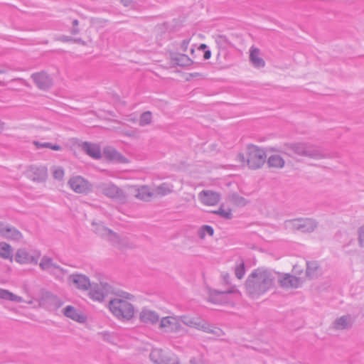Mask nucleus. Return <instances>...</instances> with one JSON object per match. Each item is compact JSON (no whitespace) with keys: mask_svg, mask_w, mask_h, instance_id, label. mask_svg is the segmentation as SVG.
Returning <instances> with one entry per match:
<instances>
[{"mask_svg":"<svg viewBox=\"0 0 364 364\" xmlns=\"http://www.w3.org/2000/svg\"><path fill=\"white\" fill-rule=\"evenodd\" d=\"M41 256L40 252H35L33 254H31L25 249H18L15 255V260L21 264H37L38 258Z\"/></svg>","mask_w":364,"mask_h":364,"instance_id":"obj_13","label":"nucleus"},{"mask_svg":"<svg viewBox=\"0 0 364 364\" xmlns=\"http://www.w3.org/2000/svg\"><path fill=\"white\" fill-rule=\"evenodd\" d=\"M284 224L292 231H299L302 233L313 232L318 227V222L311 218H296L286 220Z\"/></svg>","mask_w":364,"mask_h":364,"instance_id":"obj_5","label":"nucleus"},{"mask_svg":"<svg viewBox=\"0 0 364 364\" xmlns=\"http://www.w3.org/2000/svg\"><path fill=\"white\" fill-rule=\"evenodd\" d=\"M92 225L95 227L94 232L99 236L104 237L108 235L109 233L112 232V230L105 227L102 224H98L92 223Z\"/></svg>","mask_w":364,"mask_h":364,"instance_id":"obj_36","label":"nucleus"},{"mask_svg":"<svg viewBox=\"0 0 364 364\" xmlns=\"http://www.w3.org/2000/svg\"><path fill=\"white\" fill-rule=\"evenodd\" d=\"M179 320L171 316L164 317L160 321L159 328L164 329L166 332H178L181 328Z\"/></svg>","mask_w":364,"mask_h":364,"instance_id":"obj_17","label":"nucleus"},{"mask_svg":"<svg viewBox=\"0 0 364 364\" xmlns=\"http://www.w3.org/2000/svg\"><path fill=\"white\" fill-rule=\"evenodd\" d=\"M237 159L241 162L242 166L247 165V157L245 156V154L243 153H238L237 156Z\"/></svg>","mask_w":364,"mask_h":364,"instance_id":"obj_52","label":"nucleus"},{"mask_svg":"<svg viewBox=\"0 0 364 364\" xmlns=\"http://www.w3.org/2000/svg\"><path fill=\"white\" fill-rule=\"evenodd\" d=\"M201 73H189L188 74V76L186 77V81H190L194 77H199V76H201Z\"/></svg>","mask_w":364,"mask_h":364,"instance_id":"obj_55","label":"nucleus"},{"mask_svg":"<svg viewBox=\"0 0 364 364\" xmlns=\"http://www.w3.org/2000/svg\"><path fill=\"white\" fill-rule=\"evenodd\" d=\"M90 289L89 296L92 299L97 301H102L105 299L106 294L104 293L103 290L99 287L97 284L91 285Z\"/></svg>","mask_w":364,"mask_h":364,"instance_id":"obj_29","label":"nucleus"},{"mask_svg":"<svg viewBox=\"0 0 364 364\" xmlns=\"http://www.w3.org/2000/svg\"><path fill=\"white\" fill-rule=\"evenodd\" d=\"M31 78L37 87L41 90H48L53 84L52 77L45 71L33 73Z\"/></svg>","mask_w":364,"mask_h":364,"instance_id":"obj_12","label":"nucleus"},{"mask_svg":"<svg viewBox=\"0 0 364 364\" xmlns=\"http://www.w3.org/2000/svg\"><path fill=\"white\" fill-rule=\"evenodd\" d=\"M259 50L257 48L252 47L250 53V60L252 65L257 68H264L265 61L259 56Z\"/></svg>","mask_w":364,"mask_h":364,"instance_id":"obj_27","label":"nucleus"},{"mask_svg":"<svg viewBox=\"0 0 364 364\" xmlns=\"http://www.w3.org/2000/svg\"><path fill=\"white\" fill-rule=\"evenodd\" d=\"M206 235L210 237H213L214 235V229L209 225H203L198 230V236L200 239H205Z\"/></svg>","mask_w":364,"mask_h":364,"instance_id":"obj_34","label":"nucleus"},{"mask_svg":"<svg viewBox=\"0 0 364 364\" xmlns=\"http://www.w3.org/2000/svg\"><path fill=\"white\" fill-rule=\"evenodd\" d=\"M82 150L89 156L94 159H100L102 153L99 144L90 141H84L80 145Z\"/></svg>","mask_w":364,"mask_h":364,"instance_id":"obj_19","label":"nucleus"},{"mask_svg":"<svg viewBox=\"0 0 364 364\" xmlns=\"http://www.w3.org/2000/svg\"><path fill=\"white\" fill-rule=\"evenodd\" d=\"M139 320L146 324H156L159 321V315L154 311L143 309L139 314Z\"/></svg>","mask_w":364,"mask_h":364,"instance_id":"obj_26","label":"nucleus"},{"mask_svg":"<svg viewBox=\"0 0 364 364\" xmlns=\"http://www.w3.org/2000/svg\"><path fill=\"white\" fill-rule=\"evenodd\" d=\"M52 262V258L47 256H43L41 259L39 266L41 268V269L46 270L51 267Z\"/></svg>","mask_w":364,"mask_h":364,"instance_id":"obj_41","label":"nucleus"},{"mask_svg":"<svg viewBox=\"0 0 364 364\" xmlns=\"http://www.w3.org/2000/svg\"><path fill=\"white\" fill-rule=\"evenodd\" d=\"M215 43L219 49L217 55V62L218 64H223L221 55L225 58L228 55L227 48L230 44L228 38L224 35H218L215 37Z\"/></svg>","mask_w":364,"mask_h":364,"instance_id":"obj_21","label":"nucleus"},{"mask_svg":"<svg viewBox=\"0 0 364 364\" xmlns=\"http://www.w3.org/2000/svg\"><path fill=\"white\" fill-rule=\"evenodd\" d=\"M158 193H161L162 195H166L171 192V190L168 187L166 183L161 184L158 188Z\"/></svg>","mask_w":364,"mask_h":364,"instance_id":"obj_47","label":"nucleus"},{"mask_svg":"<svg viewBox=\"0 0 364 364\" xmlns=\"http://www.w3.org/2000/svg\"><path fill=\"white\" fill-rule=\"evenodd\" d=\"M106 237H107L108 240L112 244H120L121 239L119 235L117 232H114L112 230V232L109 233L108 235H107Z\"/></svg>","mask_w":364,"mask_h":364,"instance_id":"obj_44","label":"nucleus"},{"mask_svg":"<svg viewBox=\"0 0 364 364\" xmlns=\"http://www.w3.org/2000/svg\"><path fill=\"white\" fill-rule=\"evenodd\" d=\"M63 313L67 318L80 323H84L87 321V316L71 305L66 306L63 309Z\"/></svg>","mask_w":364,"mask_h":364,"instance_id":"obj_22","label":"nucleus"},{"mask_svg":"<svg viewBox=\"0 0 364 364\" xmlns=\"http://www.w3.org/2000/svg\"><path fill=\"white\" fill-rule=\"evenodd\" d=\"M0 299L17 303L23 301V298L21 296L14 294L9 290L1 288H0Z\"/></svg>","mask_w":364,"mask_h":364,"instance_id":"obj_32","label":"nucleus"},{"mask_svg":"<svg viewBox=\"0 0 364 364\" xmlns=\"http://www.w3.org/2000/svg\"><path fill=\"white\" fill-rule=\"evenodd\" d=\"M208 301L219 305H225L233 307L235 305V301L226 295L224 291H219L217 289H208Z\"/></svg>","mask_w":364,"mask_h":364,"instance_id":"obj_8","label":"nucleus"},{"mask_svg":"<svg viewBox=\"0 0 364 364\" xmlns=\"http://www.w3.org/2000/svg\"><path fill=\"white\" fill-rule=\"evenodd\" d=\"M152 119V114L150 111L143 112L139 118V125L146 126L151 124Z\"/></svg>","mask_w":364,"mask_h":364,"instance_id":"obj_39","label":"nucleus"},{"mask_svg":"<svg viewBox=\"0 0 364 364\" xmlns=\"http://www.w3.org/2000/svg\"><path fill=\"white\" fill-rule=\"evenodd\" d=\"M230 200L236 206L244 207L248 204L249 201L237 193H231L229 194Z\"/></svg>","mask_w":364,"mask_h":364,"instance_id":"obj_33","label":"nucleus"},{"mask_svg":"<svg viewBox=\"0 0 364 364\" xmlns=\"http://www.w3.org/2000/svg\"><path fill=\"white\" fill-rule=\"evenodd\" d=\"M168 54L171 62V68H186L192 65H196L197 67L203 65V63L193 61L188 55L184 53L169 51Z\"/></svg>","mask_w":364,"mask_h":364,"instance_id":"obj_7","label":"nucleus"},{"mask_svg":"<svg viewBox=\"0 0 364 364\" xmlns=\"http://www.w3.org/2000/svg\"><path fill=\"white\" fill-rule=\"evenodd\" d=\"M358 244L360 247H364V225L360 226L358 230Z\"/></svg>","mask_w":364,"mask_h":364,"instance_id":"obj_46","label":"nucleus"},{"mask_svg":"<svg viewBox=\"0 0 364 364\" xmlns=\"http://www.w3.org/2000/svg\"><path fill=\"white\" fill-rule=\"evenodd\" d=\"M53 176L55 179L61 181L64 176V169L60 166L56 167L53 172Z\"/></svg>","mask_w":364,"mask_h":364,"instance_id":"obj_45","label":"nucleus"},{"mask_svg":"<svg viewBox=\"0 0 364 364\" xmlns=\"http://www.w3.org/2000/svg\"><path fill=\"white\" fill-rule=\"evenodd\" d=\"M29 178L35 182H44L48 177V169L45 166L31 165L27 169Z\"/></svg>","mask_w":364,"mask_h":364,"instance_id":"obj_14","label":"nucleus"},{"mask_svg":"<svg viewBox=\"0 0 364 364\" xmlns=\"http://www.w3.org/2000/svg\"><path fill=\"white\" fill-rule=\"evenodd\" d=\"M304 272V268L302 266L298 264H296L293 266V268H292V272L294 274V275L296 276V275H301Z\"/></svg>","mask_w":364,"mask_h":364,"instance_id":"obj_49","label":"nucleus"},{"mask_svg":"<svg viewBox=\"0 0 364 364\" xmlns=\"http://www.w3.org/2000/svg\"><path fill=\"white\" fill-rule=\"evenodd\" d=\"M349 320L350 315L342 316L333 321V328L338 330H348L352 327V323Z\"/></svg>","mask_w":364,"mask_h":364,"instance_id":"obj_28","label":"nucleus"},{"mask_svg":"<svg viewBox=\"0 0 364 364\" xmlns=\"http://www.w3.org/2000/svg\"><path fill=\"white\" fill-rule=\"evenodd\" d=\"M152 194L149 192H147V193H144V192H138V193L136 195V197L141 199V200H147L148 198H149L150 197H151Z\"/></svg>","mask_w":364,"mask_h":364,"instance_id":"obj_50","label":"nucleus"},{"mask_svg":"<svg viewBox=\"0 0 364 364\" xmlns=\"http://www.w3.org/2000/svg\"><path fill=\"white\" fill-rule=\"evenodd\" d=\"M190 40L189 39H184L181 44V48L183 50V51H186L188 49V46L189 44Z\"/></svg>","mask_w":364,"mask_h":364,"instance_id":"obj_54","label":"nucleus"},{"mask_svg":"<svg viewBox=\"0 0 364 364\" xmlns=\"http://www.w3.org/2000/svg\"><path fill=\"white\" fill-rule=\"evenodd\" d=\"M205 329L203 330V332L213 333L216 336H220L223 334V331L220 328L212 326L208 321L205 322Z\"/></svg>","mask_w":364,"mask_h":364,"instance_id":"obj_40","label":"nucleus"},{"mask_svg":"<svg viewBox=\"0 0 364 364\" xmlns=\"http://www.w3.org/2000/svg\"><path fill=\"white\" fill-rule=\"evenodd\" d=\"M269 150L270 151H274V152H282V151H280V150H279V149H278L277 148H276V147H269Z\"/></svg>","mask_w":364,"mask_h":364,"instance_id":"obj_62","label":"nucleus"},{"mask_svg":"<svg viewBox=\"0 0 364 364\" xmlns=\"http://www.w3.org/2000/svg\"><path fill=\"white\" fill-rule=\"evenodd\" d=\"M78 25H79V21L77 19H74L72 21L73 28L70 31V33L72 35H76L80 33V28H78Z\"/></svg>","mask_w":364,"mask_h":364,"instance_id":"obj_48","label":"nucleus"},{"mask_svg":"<svg viewBox=\"0 0 364 364\" xmlns=\"http://www.w3.org/2000/svg\"><path fill=\"white\" fill-rule=\"evenodd\" d=\"M190 53H191V55H192V57L193 58H196V50L193 47H192L190 50Z\"/></svg>","mask_w":364,"mask_h":364,"instance_id":"obj_61","label":"nucleus"},{"mask_svg":"<svg viewBox=\"0 0 364 364\" xmlns=\"http://www.w3.org/2000/svg\"><path fill=\"white\" fill-rule=\"evenodd\" d=\"M218 213H220V217L223 219L231 220L233 218L231 208H225L224 203L220 204L218 208Z\"/></svg>","mask_w":364,"mask_h":364,"instance_id":"obj_37","label":"nucleus"},{"mask_svg":"<svg viewBox=\"0 0 364 364\" xmlns=\"http://www.w3.org/2000/svg\"><path fill=\"white\" fill-rule=\"evenodd\" d=\"M149 358L154 364H179L178 356L168 349L153 348Z\"/></svg>","mask_w":364,"mask_h":364,"instance_id":"obj_6","label":"nucleus"},{"mask_svg":"<svg viewBox=\"0 0 364 364\" xmlns=\"http://www.w3.org/2000/svg\"><path fill=\"white\" fill-rule=\"evenodd\" d=\"M198 50L203 52L204 60H209L211 58V50L209 49V47L206 44L201 43L198 47Z\"/></svg>","mask_w":364,"mask_h":364,"instance_id":"obj_42","label":"nucleus"},{"mask_svg":"<svg viewBox=\"0 0 364 364\" xmlns=\"http://www.w3.org/2000/svg\"><path fill=\"white\" fill-rule=\"evenodd\" d=\"M223 278L224 283L225 284H230V277L228 273H225V274H223Z\"/></svg>","mask_w":364,"mask_h":364,"instance_id":"obj_57","label":"nucleus"},{"mask_svg":"<svg viewBox=\"0 0 364 364\" xmlns=\"http://www.w3.org/2000/svg\"><path fill=\"white\" fill-rule=\"evenodd\" d=\"M100 334L102 335V339L105 341L112 343V344L115 343L116 337L114 336L113 333H110L108 331H103V332L100 333Z\"/></svg>","mask_w":364,"mask_h":364,"instance_id":"obj_43","label":"nucleus"},{"mask_svg":"<svg viewBox=\"0 0 364 364\" xmlns=\"http://www.w3.org/2000/svg\"><path fill=\"white\" fill-rule=\"evenodd\" d=\"M102 193L108 198H112L122 204L127 202V196L123 190L113 183H110L102 188Z\"/></svg>","mask_w":364,"mask_h":364,"instance_id":"obj_11","label":"nucleus"},{"mask_svg":"<svg viewBox=\"0 0 364 364\" xmlns=\"http://www.w3.org/2000/svg\"><path fill=\"white\" fill-rule=\"evenodd\" d=\"M68 184L71 189L77 193L87 194L92 189V185L81 176L70 178Z\"/></svg>","mask_w":364,"mask_h":364,"instance_id":"obj_9","label":"nucleus"},{"mask_svg":"<svg viewBox=\"0 0 364 364\" xmlns=\"http://www.w3.org/2000/svg\"><path fill=\"white\" fill-rule=\"evenodd\" d=\"M0 236L13 240H20L23 235L21 232L14 227L4 226L0 223Z\"/></svg>","mask_w":364,"mask_h":364,"instance_id":"obj_24","label":"nucleus"},{"mask_svg":"<svg viewBox=\"0 0 364 364\" xmlns=\"http://www.w3.org/2000/svg\"><path fill=\"white\" fill-rule=\"evenodd\" d=\"M102 156L107 161L112 163L127 164L129 162V159L127 157L112 146L104 147Z\"/></svg>","mask_w":364,"mask_h":364,"instance_id":"obj_10","label":"nucleus"},{"mask_svg":"<svg viewBox=\"0 0 364 364\" xmlns=\"http://www.w3.org/2000/svg\"><path fill=\"white\" fill-rule=\"evenodd\" d=\"M101 285L102 286L103 289L105 290H108V288H110L111 287L107 283H101Z\"/></svg>","mask_w":364,"mask_h":364,"instance_id":"obj_63","label":"nucleus"},{"mask_svg":"<svg viewBox=\"0 0 364 364\" xmlns=\"http://www.w3.org/2000/svg\"><path fill=\"white\" fill-rule=\"evenodd\" d=\"M266 161L269 168H282L285 165L284 159L277 154L270 156Z\"/></svg>","mask_w":364,"mask_h":364,"instance_id":"obj_30","label":"nucleus"},{"mask_svg":"<svg viewBox=\"0 0 364 364\" xmlns=\"http://www.w3.org/2000/svg\"><path fill=\"white\" fill-rule=\"evenodd\" d=\"M245 264L242 258H240V264H237L235 269V274L237 279H241L245 274Z\"/></svg>","mask_w":364,"mask_h":364,"instance_id":"obj_38","label":"nucleus"},{"mask_svg":"<svg viewBox=\"0 0 364 364\" xmlns=\"http://www.w3.org/2000/svg\"><path fill=\"white\" fill-rule=\"evenodd\" d=\"M108 308L112 314L122 321H130L134 315L132 304L123 299H112L109 301Z\"/></svg>","mask_w":364,"mask_h":364,"instance_id":"obj_3","label":"nucleus"},{"mask_svg":"<svg viewBox=\"0 0 364 364\" xmlns=\"http://www.w3.org/2000/svg\"><path fill=\"white\" fill-rule=\"evenodd\" d=\"M279 286L283 288L296 289L303 283L301 278L289 273L283 274L279 279Z\"/></svg>","mask_w":364,"mask_h":364,"instance_id":"obj_15","label":"nucleus"},{"mask_svg":"<svg viewBox=\"0 0 364 364\" xmlns=\"http://www.w3.org/2000/svg\"><path fill=\"white\" fill-rule=\"evenodd\" d=\"M189 363L190 364H198V362L195 358H191Z\"/></svg>","mask_w":364,"mask_h":364,"instance_id":"obj_64","label":"nucleus"},{"mask_svg":"<svg viewBox=\"0 0 364 364\" xmlns=\"http://www.w3.org/2000/svg\"><path fill=\"white\" fill-rule=\"evenodd\" d=\"M12 247L4 242H0V257L4 259H9L10 262L13 261Z\"/></svg>","mask_w":364,"mask_h":364,"instance_id":"obj_31","label":"nucleus"},{"mask_svg":"<svg viewBox=\"0 0 364 364\" xmlns=\"http://www.w3.org/2000/svg\"><path fill=\"white\" fill-rule=\"evenodd\" d=\"M51 267L56 269H59L60 271H63V269L59 265H58L55 263H53V262H52Z\"/></svg>","mask_w":364,"mask_h":364,"instance_id":"obj_60","label":"nucleus"},{"mask_svg":"<svg viewBox=\"0 0 364 364\" xmlns=\"http://www.w3.org/2000/svg\"><path fill=\"white\" fill-rule=\"evenodd\" d=\"M226 294V295L229 296V294H240V292L238 289H236L235 286H233L228 289V290L224 291Z\"/></svg>","mask_w":364,"mask_h":364,"instance_id":"obj_53","label":"nucleus"},{"mask_svg":"<svg viewBox=\"0 0 364 364\" xmlns=\"http://www.w3.org/2000/svg\"><path fill=\"white\" fill-rule=\"evenodd\" d=\"M33 144L37 149L48 148L54 151H60L63 147L58 144H52L50 142H40L38 141H34Z\"/></svg>","mask_w":364,"mask_h":364,"instance_id":"obj_35","label":"nucleus"},{"mask_svg":"<svg viewBox=\"0 0 364 364\" xmlns=\"http://www.w3.org/2000/svg\"><path fill=\"white\" fill-rule=\"evenodd\" d=\"M73 43H76L82 46L86 45V42L83 41L81 38H73Z\"/></svg>","mask_w":364,"mask_h":364,"instance_id":"obj_58","label":"nucleus"},{"mask_svg":"<svg viewBox=\"0 0 364 364\" xmlns=\"http://www.w3.org/2000/svg\"><path fill=\"white\" fill-rule=\"evenodd\" d=\"M306 266L305 275L308 279H315L321 274V267L318 261H306Z\"/></svg>","mask_w":364,"mask_h":364,"instance_id":"obj_25","label":"nucleus"},{"mask_svg":"<svg viewBox=\"0 0 364 364\" xmlns=\"http://www.w3.org/2000/svg\"><path fill=\"white\" fill-rule=\"evenodd\" d=\"M121 297L125 299H131L132 297H134L133 295L128 292L122 291L121 294L119 295Z\"/></svg>","mask_w":364,"mask_h":364,"instance_id":"obj_56","label":"nucleus"},{"mask_svg":"<svg viewBox=\"0 0 364 364\" xmlns=\"http://www.w3.org/2000/svg\"><path fill=\"white\" fill-rule=\"evenodd\" d=\"M284 149L282 153L291 157L295 154L314 159H321L328 157L329 155L321 148L309 142L285 143Z\"/></svg>","mask_w":364,"mask_h":364,"instance_id":"obj_2","label":"nucleus"},{"mask_svg":"<svg viewBox=\"0 0 364 364\" xmlns=\"http://www.w3.org/2000/svg\"><path fill=\"white\" fill-rule=\"evenodd\" d=\"M245 289L252 298L258 297L274 286V277L267 269H255L247 278Z\"/></svg>","mask_w":364,"mask_h":364,"instance_id":"obj_1","label":"nucleus"},{"mask_svg":"<svg viewBox=\"0 0 364 364\" xmlns=\"http://www.w3.org/2000/svg\"><path fill=\"white\" fill-rule=\"evenodd\" d=\"M247 166L250 169L257 170L262 167L266 162L267 154L264 149L249 144L247 146Z\"/></svg>","mask_w":364,"mask_h":364,"instance_id":"obj_4","label":"nucleus"},{"mask_svg":"<svg viewBox=\"0 0 364 364\" xmlns=\"http://www.w3.org/2000/svg\"><path fill=\"white\" fill-rule=\"evenodd\" d=\"M120 1L124 6H127L131 5L134 2V0H120Z\"/></svg>","mask_w":364,"mask_h":364,"instance_id":"obj_59","label":"nucleus"},{"mask_svg":"<svg viewBox=\"0 0 364 364\" xmlns=\"http://www.w3.org/2000/svg\"><path fill=\"white\" fill-rule=\"evenodd\" d=\"M39 303L41 306L46 307L54 308H59L62 304L61 301L59 300L57 296L47 290L42 291Z\"/></svg>","mask_w":364,"mask_h":364,"instance_id":"obj_16","label":"nucleus"},{"mask_svg":"<svg viewBox=\"0 0 364 364\" xmlns=\"http://www.w3.org/2000/svg\"><path fill=\"white\" fill-rule=\"evenodd\" d=\"M199 198L205 205H215L220 201V196L215 191L203 190L199 193Z\"/></svg>","mask_w":364,"mask_h":364,"instance_id":"obj_23","label":"nucleus"},{"mask_svg":"<svg viewBox=\"0 0 364 364\" xmlns=\"http://www.w3.org/2000/svg\"><path fill=\"white\" fill-rule=\"evenodd\" d=\"M69 281L73 282L78 289L88 290L91 287L88 277L82 274H73L69 276Z\"/></svg>","mask_w":364,"mask_h":364,"instance_id":"obj_20","label":"nucleus"},{"mask_svg":"<svg viewBox=\"0 0 364 364\" xmlns=\"http://www.w3.org/2000/svg\"><path fill=\"white\" fill-rule=\"evenodd\" d=\"M179 319L187 326L195 328L202 331L205 329V324L206 321L200 317H192L188 315H182L179 316Z\"/></svg>","mask_w":364,"mask_h":364,"instance_id":"obj_18","label":"nucleus"},{"mask_svg":"<svg viewBox=\"0 0 364 364\" xmlns=\"http://www.w3.org/2000/svg\"><path fill=\"white\" fill-rule=\"evenodd\" d=\"M56 40L61 41V42H65V43H70V42L73 43V37L65 36V35L60 36L59 37L56 38Z\"/></svg>","mask_w":364,"mask_h":364,"instance_id":"obj_51","label":"nucleus"}]
</instances>
